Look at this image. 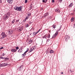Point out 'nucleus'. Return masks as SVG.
<instances>
[{"mask_svg":"<svg viewBox=\"0 0 75 75\" xmlns=\"http://www.w3.org/2000/svg\"><path fill=\"white\" fill-rule=\"evenodd\" d=\"M25 55H26V54L25 53H24V54L22 55V57L23 58H24V57H25Z\"/></svg>","mask_w":75,"mask_h":75,"instance_id":"6ab92c4d","label":"nucleus"},{"mask_svg":"<svg viewBox=\"0 0 75 75\" xmlns=\"http://www.w3.org/2000/svg\"><path fill=\"white\" fill-rule=\"evenodd\" d=\"M32 5H33V4H31L30 6H32Z\"/></svg>","mask_w":75,"mask_h":75,"instance_id":"864d4df0","label":"nucleus"},{"mask_svg":"<svg viewBox=\"0 0 75 75\" xmlns=\"http://www.w3.org/2000/svg\"><path fill=\"white\" fill-rule=\"evenodd\" d=\"M29 50V49H28V48H27V51H28Z\"/></svg>","mask_w":75,"mask_h":75,"instance_id":"49530a36","label":"nucleus"},{"mask_svg":"<svg viewBox=\"0 0 75 75\" xmlns=\"http://www.w3.org/2000/svg\"><path fill=\"white\" fill-rule=\"evenodd\" d=\"M29 27V25L28 24H27L26 25V27Z\"/></svg>","mask_w":75,"mask_h":75,"instance_id":"f704fd0d","label":"nucleus"},{"mask_svg":"<svg viewBox=\"0 0 75 75\" xmlns=\"http://www.w3.org/2000/svg\"><path fill=\"white\" fill-rule=\"evenodd\" d=\"M29 17H30V16H31V13H30L28 14V16L29 17Z\"/></svg>","mask_w":75,"mask_h":75,"instance_id":"c756f323","label":"nucleus"},{"mask_svg":"<svg viewBox=\"0 0 75 75\" xmlns=\"http://www.w3.org/2000/svg\"><path fill=\"white\" fill-rule=\"evenodd\" d=\"M48 16V13L47 12L45 14V17L46 16Z\"/></svg>","mask_w":75,"mask_h":75,"instance_id":"412c9836","label":"nucleus"},{"mask_svg":"<svg viewBox=\"0 0 75 75\" xmlns=\"http://www.w3.org/2000/svg\"><path fill=\"white\" fill-rule=\"evenodd\" d=\"M2 1H1V0H0V3H1Z\"/></svg>","mask_w":75,"mask_h":75,"instance_id":"a18cd8bd","label":"nucleus"},{"mask_svg":"<svg viewBox=\"0 0 75 75\" xmlns=\"http://www.w3.org/2000/svg\"><path fill=\"white\" fill-rule=\"evenodd\" d=\"M28 52V50H26L25 52L24 53H25V54H26V53L27 52Z\"/></svg>","mask_w":75,"mask_h":75,"instance_id":"58836bf2","label":"nucleus"},{"mask_svg":"<svg viewBox=\"0 0 75 75\" xmlns=\"http://www.w3.org/2000/svg\"><path fill=\"white\" fill-rule=\"evenodd\" d=\"M0 59H3V57H0Z\"/></svg>","mask_w":75,"mask_h":75,"instance_id":"a19ab883","label":"nucleus"},{"mask_svg":"<svg viewBox=\"0 0 75 75\" xmlns=\"http://www.w3.org/2000/svg\"><path fill=\"white\" fill-rule=\"evenodd\" d=\"M52 27L53 28H54V29H55V28H56V27H57L56 26V25H53L52 26Z\"/></svg>","mask_w":75,"mask_h":75,"instance_id":"b1692460","label":"nucleus"},{"mask_svg":"<svg viewBox=\"0 0 75 75\" xmlns=\"http://www.w3.org/2000/svg\"><path fill=\"white\" fill-rule=\"evenodd\" d=\"M47 37L49 38H50V34H49L48 36H47Z\"/></svg>","mask_w":75,"mask_h":75,"instance_id":"473e14b6","label":"nucleus"},{"mask_svg":"<svg viewBox=\"0 0 75 75\" xmlns=\"http://www.w3.org/2000/svg\"><path fill=\"white\" fill-rule=\"evenodd\" d=\"M2 59H4L5 61H8L9 58L7 57H3Z\"/></svg>","mask_w":75,"mask_h":75,"instance_id":"ddd939ff","label":"nucleus"},{"mask_svg":"<svg viewBox=\"0 0 75 75\" xmlns=\"http://www.w3.org/2000/svg\"><path fill=\"white\" fill-rule=\"evenodd\" d=\"M61 74H64V73L63 72H62L61 73Z\"/></svg>","mask_w":75,"mask_h":75,"instance_id":"de8ad7c7","label":"nucleus"},{"mask_svg":"<svg viewBox=\"0 0 75 75\" xmlns=\"http://www.w3.org/2000/svg\"><path fill=\"white\" fill-rule=\"evenodd\" d=\"M32 33H31L30 35H31V34Z\"/></svg>","mask_w":75,"mask_h":75,"instance_id":"6e6d98bb","label":"nucleus"},{"mask_svg":"<svg viewBox=\"0 0 75 75\" xmlns=\"http://www.w3.org/2000/svg\"><path fill=\"white\" fill-rule=\"evenodd\" d=\"M8 65V63H4L3 64H0V67H5Z\"/></svg>","mask_w":75,"mask_h":75,"instance_id":"7ed1b4c3","label":"nucleus"},{"mask_svg":"<svg viewBox=\"0 0 75 75\" xmlns=\"http://www.w3.org/2000/svg\"><path fill=\"white\" fill-rule=\"evenodd\" d=\"M37 34V32H35L33 33V35H36Z\"/></svg>","mask_w":75,"mask_h":75,"instance_id":"bb28decb","label":"nucleus"},{"mask_svg":"<svg viewBox=\"0 0 75 75\" xmlns=\"http://www.w3.org/2000/svg\"><path fill=\"white\" fill-rule=\"evenodd\" d=\"M3 48H4V47H1V48H0V49L1 50H2V49H3Z\"/></svg>","mask_w":75,"mask_h":75,"instance_id":"4c0bfd02","label":"nucleus"},{"mask_svg":"<svg viewBox=\"0 0 75 75\" xmlns=\"http://www.w3.org/2000/svg\"><path fill=\"white\" fill-rule=\"evenodd\" d=\"M16 21V20H13L12 21V24H14V23L15 22V21Z\"/></svg>","mask_w":75,"mask_h":75,"instance_id":"a878e982","label":"nucleus"},{"mask_svg":"<svg viewBox=\"0 0 75 75\" xmlns=\"http://www.w3.org/2000/svg\"><path fill=\"white\" fill-rule=\"evenodd\" d=\"M72 15H74V13H72Z\"/></svg>","mask_w":75,"mask_h":75,"instance_id":"8fccbe9b","label":"nucleus"},{"mask_svg":"<svg viewBox=\"0 0 75 75\" xmlns=\"http://www.w3.org/2000/svg\"><path fill=\"white\" fill-rule=\"evenodd\" d=\"M75 12V10H74V13Z\"/></svg>","mask_w":75,"mask_h":75,"instance_id":"4d7b16f0","label":"nucleus"},{"mask_svg":"<svg viewBox=\"0 0 75 75\" xmlns=\"http://www.w3.org/2000/svg\"><path fill=\"white\" fill-rule=\"evenodd\" d=\"M55 1H54V0H52V3H54Z\"/></svg>","mask_w":75,"mask_h":75,"instance_id":"79ce46f5","label":"nucleus"},{"mask_svg":"<svg viewBox=\"0 0 75 75\" xmlns=\"http://www.w3.org/2000/svg\"><path fill=\"white\" fill-rule=\"evenodd\" d=\"M11 51L13 53L14 52H16L17 51V50L16 49H12L11 50Z\"/></svg>","mask_w":75,"mask_h":75,"instance_id":"6e6552de","label":"nucleus"},{"mask_svg":"<svg viewBox=\"0 0 75 75\" xmlns=\"http://www.w3.org/2000/svg\"><path fill=\"white\" fill-rule=\"evenodd\" d=\"M14 9L18 11H20L19 10V8L18 7L16 8H14Z\"/></svg>","mask_w":75,"mask_h":75,"instance_id":"dca6fc26","label":"nucleus"},{"mask_svg":"<svg viewBox=\"0 0 75 75\" xmlns=\"http://www.w3.org/2000/svg\"><path fill=\"white\" fill-rule=\"evenodd\" d=\"M19 8V10L20 11H21L22 10V9H23V6H21L18 7Z\"/></svg>","mask_w":75,"mask_h":75,"instance_id":"2eb2a0df","label":"nucleus"},{"mask_svg":"<svg viewBox=\"0 0 75 75\" xmlns=\"http://www.w3.org/2000/svg\"><path fill=\"white\" fill-rule=\"evenodd\" d=\"M36 46H34V47H32V48L30 49V51L29 52V53H30V52H31L33 50H35L36 49Z\"/></svg>","mask_w":75,"mask_h":75,"instance_id":"f03ea898","label":"nucleus"},{"mask_svg":"<svg viewBox=\"0 0 75 75\" xmlns=\"http://www.w3.org/2000/svg\"><path fill=\"white\" fill-rule=\"evenodd\" d=\"M22 49L23 48L22 47H21L18 50V52H19V53H21V52H23V50H22Z\"/></svg>","mask_w":75,"mask_h":75,"instance_id":"9b49d317","label":"nucleus"},{"mask_svg":"<svg viewBox=\"0 0 75 75\" xmlns=\"http://www.w3.org/2000/svg\"><path fill=\"white\" fill-rule=\"evenodd\" d=\"M16 50H18V49H19V47H16Z\"/></svg>","mask_w":75,"mask_h":75,"instance_id":"c85d7f7f","label":"nucleus"},{"mask_svg":"<svg viewBox=\"0 0 75 75\" xmlns=\"http://www.w3.org/2000/svg\"><path fill=\"white\" fill-rule=\"evenodd\" d=\"M54 51L52 50H50V54H52V53H54Z\"/></svg>","mask_w":75,"mask_h":75,"instance_id":"aec40b11","label":"nucleus"},{"mask_svg":"<svg viewBox=\"0 0 75 75\" xmlns=\"http://www.w3.org/2000/svg\"><path fill=\"white\" fill-rule=\"evenodd\" d=\"M47 1V0H43L42 1L43 3H46Z\"/></svg>","mask_w":75,"mask_h":75,"instance_id":"393cba45","label":"nucleus"},{"mask_svg":"<svg viewBox=\"0 0 75 75\" xmlns=\"http://www.w3.org/2000/svg\"><path fill=\"white\" fill-rule=\"evenodd\" d=\"M46 37H47V36L45 35L44 36V37H43V38H46V39H47V38H46Z\"/></svg>","mask_w":75,"mask_h":75,"instance_id":"cd10ccee","label":"nucleus"},{"mask_svg":"<svg viewBox=\"0 0 75 75\" xmlns=\"http://www.w3.org/2000/svg\"><path fill=\"white\" fill-rule=\"evenodd\" d=\"M38 32H39V31L38 30V31H37V32H36V33H38Z\"/></svg>","mask_w":75,"mask_h":75,"instance_id":"09e8293b","label":"nucleus"},{"mask_svg":"<svg viewBox=\"0 0 75 75\" xmlns=\"http://www.w3.org/2000/svg\"><path fill=\"white\" fill-rule=\"evenodd\" d=\"M74 20V17H72L71 18V22H73Z\"/></svg>","mask_w":75,"mask_h":75,"instance_id":"4be33fe9","label":"nucleus"},{"mask_svg":"<svg viewBox=\"0 0 75 75\" xmlns=\"http://www.w3.org/2000/svg\"><path fill=\"white\" fill-rule=\"evenodd\" d=\"M46 54H48V53H49V51H47L46 52Z\"/></svg>","mask_w":75,"mask_h":75,"instance_id":"2f4dec72","label":"nucleus"},{"mask_svg":"<svg viewBox=\"0 0 75 75\" xmlns=\"http://www.w3.org/2000/svg\"><path fill=\"white\" fill-rule=\"evenodd\" d=\"M1 35L2 37V38H4L5 37H7V36H6V33L4 32H2L1 33Z\"/></svg>","mask_w":75,"mask_h":75,"instance_id":"39448f33","label":"nucleus"},{"mask_svg":"<svg viewBox=\"0 0 75 75\" xmlns=\"http://www.w3.org/2000/svg\"><path fill=\"white\" fill-rule=\"evenodd\" d=\"M13 31L12 30H10L8 31V33L9 34H12L13 33Z\"/></svg>","mask_w":75,"mask_h":75,"instance_id":"4468645a","label":"nucleus"},{"mask_svg":"<svg viewBox=\"0 0 75 75\" xmlns=\"http://www.w3.org/2000/svg\"><path fill=\"white\" fill-rule=\"evenodd\" d=\"M33 41V40H29L28 41L27 43L28 44H30Z\"/></svg>","mask_w":75,"mask_h":75,"instance_id":"0eeeda50","label":"nucleus"},{"mask_svg":"<svg viewBox=\"0 0 75 75\" xmlns=\"http://www.w3.org/2000/svg\"><path fill=\"white\" fill-rule=\"evenodd\" d=\"M60 28L59 29L57 30V31L56 32V33H55V34L52 37V38H54L58 34V31H60L61 30V27H60Z\"/></svg>","mask_w":75,"mask_h":75,"instance_id":"f257e3e1","label":"nucleus"},{"mask_svg":"<svg viewBox=\"0 0 75 75\" xmlns=\"http://www.w3.org/2000/svg\"><path fill=\"white\" fill-rule=\"evenodd\" d=\"M28 23L29 24L31 25V23H31V21H29V22Z\"/></svg>","mask_w":75,"mask_h":75,"instance_id":"e433bc0d","label":"nucleus"},{"mask_svg":"<svg viewBox=\"0 0 75 75\" xmlns=\"http://www.w3.org/2000/svg\"><path fill=\"white\" fill-rule=\"evenodd\" d=\"M40 30H41V29H39L38 31H40Z\"/></svg>","mask_w":75,"mask_h":75,"instance_id":"603ef678","label":"nucleus"},{"mask_svg":"<svg viewBox=\"0 0 75 75\" xmlns=\"http://www.w3.org/2000/svg\"><path fill=\"white\" fill-rule=\"evenodd\" d=\"M18 22H19V20H18L16 21V23H18Z\"/></svg>","mask_w":75,"mask_h":75,"instance_id":"72a5a7b5","label":"nucleus"},{"mask_svg":"<svg viewBox=\"0 0 75 75\" xmlns=\"http://www.w3.org/2000/svg\"><path fill=\"white\" fill-rule=\"evenodd\" d=\"M43 9H44V8H42L41 9H40V11H42L43 10Z\"/></svg>","mask_w":75,"mask_h":75,"instance_id":"ea45409f","label":"nucleus"},{"mask_svg":"<svg viewBox=\"0 0 75 75\" xmlns=\"http://www.w3.org/2000/svg\"><path fill=\"white\" fill-rule=\"evenodd\" d=\"M73 4L72 3H71L70 5H69V7H72L73 6Z\"/></svg>","mask_w":75,"mask_h":75,"instance_id":"a211bd4d","label":"nucleus"},{"mask_svg":"<svg viewBox=\"0 0 75 75\" xmlns=\"http://www.w3.org/2000/svg\"><path fill=\"white\" fill-rule=\"evenodd\" d=\"M55 11L57 13H60V11L58 9H57L55 10Z\"/></svg>","mask_w":75,"mask_h":75,"instance_id":"f3484780","label":"nucleus"},{"mask_svg":"<svg viewBox=\"0 0 75 75\" xmlns=\"http://www.w3.org/2000/svg\"><path fill=\"white\" fill-rule=\"evenodd\" d=\"M23 30V27H18L17 29V31H19V32H20V31H21L22 30Z\"/></svg>","mask_w":75,"mask_h":75,"instance_id":"20e7f679","label":"nucleus"},{"mask_svg":"<svg viewBox=\"0 0 75 75\" xmlns=\"http://www.w3.org/2000/svg\"><path fill=\"white\" fill-rule=\"evenodd\" d=\"M47 41H50V39H48Z\"/></svg>","mask_w":75,"mask_h":75,"instance_id":"3c124183","label":"nucleus"},{"mask_svg":"<svg viewBox=\"0 0 75 75\" xmlns=\"http://www.w3.org/2000/svg\"><path fill=\"white\" fill-rule=\"evenodd\" d=\"M7 2L9 3V4H12V3H13V0H6Z\"/></svg>","mask_w":75,"mask_h":75,"instance_id":"9d476101","label":"nucleus"},{"mask_svg":"<svg viewBox=\"0 0 75 75\" xmlns=\"http://www.w3.org/2000/svg\"><path fill=\"white\" fill-rule=\"evenodd\" d=\"M23 66L21 65V66L18 67V68L17 69L19 70V71L21 70V69H23Z\"/></svg>","mask_w":75,"mask_h":75,"instance_id":"1a4fd4ad","label":"nucleus"},{"mask_svg":"<svg viewBox=\"0 0 75 75\" xmlns=\"http://www.w3.org/2000/svg\"><path fill=\"white\" fill-rule=\"evenodd\" d=\"M60 3H61V2H62V0H60Z\"/></svg>","mask_w":75,"mask_h":75,"instance_id":"c03bdc74","label":"nucleus"},{"mask_svg":"<svg viewBox=\"0 0 75 75\" xmlns=\"http://www.w3.org/2000/svg\"><path fill=\"white\" fill-rule=\"evenodd\" d=\"M27 1H28L27 0H25V3H27Z\"/></svg>","mask_w":75,"mask_h":75,"instance_id":"c9c22d12","label":"nucleus"},{"mask_svg":"<svg viewBox=\"0 0 75 75\" xmlns=\"http://www.w3.org/2000/svg\"><path fill=\"white\" fill-rule=\"evenodd\" d=\"M70 71H71V73H72V72H74V71H71V70H70Z\"/></svg>","mask_w":75,"mask_h":75,"instance_id":"37998d69","label":"nucleus"},{"mask_svg":"<svg viewBox=\"0 0 75 75\" xmlns=\"http://www.w3.org/2000/svg\"><path fill=\"white\" fill-rule=\"evenodd\" d=\"M2 56H4V54L3 53V55H2Z\"/></svg>","mask_w":75,"mask_h":75,"instance_id":"5fc2aeb1","label":"nucleus"},{"mask_svg":"<svg viewBox=\"0 0 75 75\" xmlns=\"http://www.w3.org/2000/svg\"><path fill=\"white\" fill-rule=\"evenodd\" d=\"M28 16H26V18L25 19V21H26V20H28Z\"/></svg>","mask_w":75,"mask_h":75,"instance_id":"5701e85b","label":"nucleus"},{"mask_svg":"<svg viewBox=\"0 0 75 75\" xmlns=\"http://www.w3.org/2000/svg\"><path fill=\"white\" fill-rule=\"evenodd\" d=\"M70 38V37L68 35H66L65 36V41L67 42L68 40Z\"/></svg>","mask_w":75,"mask_h":75,"instance_id":"423d86ee","label":"nucleus"},{"mask_svg":"<svg viewBox=\"0 0 75 75\" xmlns=\"http://www.w3.org/2000/svg\"><path fill=\"white\" fill-rule=\"evenodd\" d=\"M10 17V16H9V15L7 14L6 16H5V18L6 20H7Z\"/></svg>","mask_w":75,"mask_h":75,"instance_id":"f8f14e48","label":"nucleus"},{"mask_svg":"<svg viewBox=\"0 0 75 75\" xmlns=\"http://www.w3.org/2000/svg\"><path fill=\"white\" fill-rule=\"evenodd\" d=\"M29 8L30 9V10H31V9H32V6L30 5V7Z\"/></svg>","mask_w":75,"mask_h":75,"instance_id":"7c9ffc66","label":"nucleus"}]
</instances>
